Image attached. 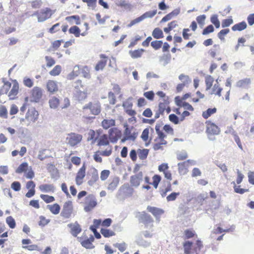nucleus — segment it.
I'll list each match as a JSON object with an SVG mask.
<instances>
[{
  "label": "nucleus",
  "mask_w": 254,
  "mask_h": 254,
  "mask_svg": "<svg viewBox=\"0 0 254 254\" xmlns=\"http://www.w3.org/2000/svg\"><path fill=\"white\" fill-rule=\"evenodd\" d=\"M233 23V20L232 17L224 19L222 21L221 25L223 28L229 27Z\"/></svg>",
  "instance_id": "obj_57"
},
{
  "label": "nucleus",
  "mask_w": 254,
  "mask_h": 254,
  "mask_svg": "<svg viewBox=\"0 0 254 254\" xmlns=\"http://www.w3.org/2000/svg\"><path fill=\"white\" fill-rule=\"evenodd\" d=\"M247 27V23L245 21H243L238 23L234 25L232 27V30L235 31H241L246 29Z\"/></svg>",
  "instance_id": "obj_36"
},
{
  "label": "nucleus",
  "mask_w": 254,
  "mask_h": 254,
  "mask_svg": "<svg viewBox=\"0 0 254 254\" xmlns=\"http://www.w3.org/2000/svg\"><path fill=\"white\" fill-rule=\"evenodd\" d=\"M89 178L88 183L89 185H92L95 183L99 179V175L98 170L95 168H92L90 169L87 174Z\"/></svg>",
  "instance_id": "obj_19"
},
{
  "label": "nucleus",
  "mask_w": 254,
  "mask_h": 254,
  "mask_svg": "<svg viewBox=\"0 0 254 254\" xmlns=\"http://www.w3.org/2000/svg\"><path fill=\"white\" fill-rule=\"evenodd\" d=\"M35 183L33 181H29L26 183V188L28 190V191L25 194L27 197L30 198L35 195Z\"/></svg>",
  "instance_id": "obj_26"
},
{
  "label": "nucleus",
  "mask_w": 254,
  "mask_h": 254,
  "mask_svg": "<svg viewBox=\"0 0 254 254\" xmlns=\"http://www.w3.org/2000/svg\"><path fill=\"white\" fill-rule=\"evenodd\" d=\"M147 210L157 220H159L161 216L164 213V210L163 209L154 206H148Z\"/></svg>",
  "instance_id": "obj_21"
},
{
  "label": "nucleus",
  "mask_w": 254,
  "mask_h": 254,
  "mask_svg": "<svg viewBox=\"0 0 254 254\" xmlns=\"http://www.w3.org/2000/svg\"><path fill=\"white\" fill-rule=\"evenodd\" d=\"M125 129L124 131V137L122 139V142L126 140L134 141L138 135V132L133 127H128L127 125L125 126Z\"/></svg>",
  "instance_id": "obj_9"
},
{
  "label": "nucleus",
  "mask_w": 254,
  "mask_h": 254,
  "mask_svg": "<svg viewBox=\"0 0 254 254\" xmlns=\"http://www.w3.org/2000/svg\"><path fill=\"white\" fill-rule=\"evenodd\" d=\"M203 247L202 242L200 240H197L194 244L190 241H185L183 244L185 254H198Z\"/></svg>",
  "instance_id": "obj_2"
},
{
  "label": "nucleus",
  "mask_w": 254,
  "mask_h": 254,
  "mask_svg": "<svg viewBox=\"0 0 254 254\" xmlns=\"http://www.w3.org/2000/svg\"><path fill=\"white\" fill-rule=\"evenodd\" d=\"M86 166L84 163L82 167L78 170L75 177V182L77 185L80 186L83 182V179L85 177Z\"/></svg>",
  "instance_id": "obj_17"
},
{
  "label": "nucleus",
  "mask_w": 254,
  "mask_h": 254,
  "mask_svg": "<svg viewBox=\"0 0 254 254\" xmlns=\"http://www.w3.org/2000/svg\"><path fill=\"white\" fill-rule=\"evenodd\" d=\"M210 21L213 23L216 28H219L220 26V23L218 19V16L216 14H214L211 16Z\"/></svg>",
  "instance_id": "obj_61"
},
{
  "label": "nucleus",
  "mask_w": 254,
  "mask_h": 254,
  "mask_svg": "<svg viewBox=\"0 0 254 254\" xmlns=\"http://www.w3.org/2000/svg\"><path fill=\"white\" fill-rule=\"evenodd\" d=\"M223 88L221 87L219 84H215L212 89L211 94H214L218 97H221V92Z\"/></svg>",
  "instance_id": "obj_45"
},
{
  "label": "nucleus",
  "mask_w": 254,
  "mask_h": 254,
  "mask_svg": "<svg viewBox=\"0 0 254 254\" xmlns=\"http://www.w3.org/2000/svg\"><path fill=\"white\" fill-rule=\"evenodd\" d=\"M176 105L179 107H183L185 109L190 111H193L194 109L193 107L189 103L182 101V100H177Z\"/></svg>",
  "instance_id": "obj_35"
},
{
  "label": "nucleus",
  "mask_w": 254,
  "mask_h": 254,
  "mask_svg": "<svg viewBox=\"0 0 254 254\" xmlns=\"http://www.w3.org/2000/svg\"><path fill=\"white\" fill-rule=\"evenodd\" d=\"M120 182V179L118 177L111 178L109 181L107 189L111 191L114 190L118 187Z\"/></svg>",
  "instance_id": "obj_29"
},
{
  "label": "nucleus",
  "mask_w": 254,
  "mask_h": 254,
  "mask_svg": "<svg viewBox=\"0 0 254 254\" xmlns=\"http://www.w3.org/2000/svg\"><path fill=\"white\" fill-rule=\"evenodd\" d=\"M28 168V164L27 162L21 163L16 169L15 172L17 174L25 173Z\"/></svg>",
  "instance_id": "obj_46"
},
{
  "label": "nucleus",
  "mask_w": 254,
  "mask_h": 254,
  "mask_svg": "<svg viewBox=\"0 0 254 254\" xmlns=\"http://www.w3.org/2000/svg\"><path fill=\"white\" fill-rule=\"evenodd\" d=\"M160 125L157 124L155 127L157 136L154 139L152 145V148L155 151L163 150L168 143L167 141L165 140L166 135L160 129Z\"/></svg>",
  "instance_id": "obj_1"
},
{
  "label": "nucleus",
  "mask_w": 254,
  "mask_h": 254,
  "mask_svg": "<svg viewBox=\"0 0 254 254\" xmlns=\"http://www.w3.org/2000/svg\"><path fill=\"white\" fill-rule=\"evenodd\" d=\"M19 91V84L16 81L14 80L12 83V87L8 94V96L10 100H14L16 99Z\"/></svg>",
  "instance_id": "obj_24"
},
{
  "label": "nucleus",
  "mask_w": 254,
  "mask_h": 254,
  "mask_svg": "<svg viewBox=\"0 0 254 254\" xmlns=\"http://www.w3.org/2000/svg\"><path fill=\"white\" fill-rule=\"evenodd\" d=\"M42 89L39 87H34L31 91V97L33 101L35 102H38L42 96Z\"/></svg>",
  "instance_id": "obj_22"
},
{
  "label": "nucleus",
  "mask_w": 254,
  "mask_h": 254,
  "mask_svg": "<svg viewBox=\"0 0 254 254\" xmlns=\"http://www.w3.org/2000/svg\"><path fill=\"white\" fill-rule=\"evenodd\" d=\"M6 223L11 229H14L16 226L15 221L11 216H8L6 218Z\"/></svg>",
  "instance_id": "obj_54"
},
{
  "label": "nucleus",
  "mask_w": 254,
  "mask_h": 254,
  "mask_svg": "<svg viewBox=\"0 0 254 254\" xmlns=\"http://www.w3.org/2000/svg\"><path fill=\"white\" fill-rule=\"evenodd\" d=\"M152 35L155 39H160L164 37L163 33L159 28H155L152 32Z\"/></svg>",
  "instance_id": "obj_47"
},
{
  "label": "nucleus",
  "mask_w": 254,
  "mask_h": 254,
  "mask_svg": "<svg viewBox=\"0 0 254 254\" xmlns=\"http://www.w3.org/2000/svg\"><path fill=\"white\" fill-rule=\"evenodd\" d=\"M206 126V131L208 134L212 135L218 134L220 131L219 127L210 121H207L205 122Z\"/></svg>",
  "instance_id": "obj_15"
},
{
  "label": "nucleus",
  "mask_w": 254,
  "mask_h": 254,
  "mask_svg": "<svg viewBox=\"0 0 254 254\" xmlns=\"http://www.w3.org/2000/svg\"><path fill=\"white\" fill-rule=\"evenodd\" d=\"M68 32L69 34H73L76 37H79L80 35L84 36L87 33V32H86L80 33V30L79 28L76 25L71 26L69 29Z\"/></svg>",
  "instance_id": "obj_33"
},
{
  "label": "nucleus",
  "mask_w": 254,
  "mask_h": 254,
  "mask_svg": "<svg viewBox=\"0 0 254 254\" xmlns=\"http://www.w3.org/2000/svg\"><path fill=\"white\" fill-rule=\"evenodd\" d=\"M117 5L119 7H123L124 8L129 9L131 7L130 4L126 0H120L117 3Z\"/></svg>",
  "instance_id": "obj_55"
},
{
  "label": "nucleus",
  "mask_w": 254,
  "mask_h": 254,
  "mask_svg": "<svg viewBox=\"0 0 254 254\" xmlns=\"http://www.w3.org/2000/svg\"><path fill=\"white\" fill-rule=\"evenodd\" d=\"M143 180V173L141 171L138 172L130 178V185L132 187H138Z\"/></svg>",
  "instance_id": "obj_16"
},
{
  "label": "nucleus",
  "mask_w": 254,
  "mask_h": 254,
  "mask_svg": "<svg viewBox=\"0 0 254 254\" xmlns=\"http://www.w3.org/2000/svg\"><path fill=\"white\" fill-rule=\"evenodd\" d=\"M40 197L46 203H50L55 200V198L53 196L49 195L47 194H41L40 195Z\"/></svg>",
  "instance_id": "obj_52"
},
{
  "label": "nucleus",
  "mask_w": 254,
  "mask_h": 254,
  "mask_svg": "<svg viewBox=\"0 0 254 254\" xmlns=\"http://www.w3.org/2000/svg\"><path fill=\"white\" fill-rule=\"evenodd\" d=\"M195 162L192 160H188L178 164V171L180 174L185 175L188 172L190 166L194 165Z\"/></svg>",
  "instance_id": "obj_13"
},
{
  "label": "nucleus",
  "mask_w": 254,
  "mask_h": 254,
  "mask_svg": "<svg viewBox=\"0 0 254 254\" xmlns=\"http://www.w3.org/2000/svg\"><path fill=\"white\" fill-rule=\"evenodd\" d=\"M139 220L140 223H143L146 227H147L149 224H152L153 222L152 217L145 211H143L140 214Z\"/></svg>",
  "instance_id": "obj_20"
},
{
  "label": "nucleus",
  "mask_w": 254,
  "mask_h": 254,
  "mask_svg": "<svg viewBox=\"0 0 254 254\" xmlns=\"http://www.w3.org/2000/svg\"><path fill=\"white\" fill-rule=\"evenodd\" d=\"M115 124V120L112 119H105L101 122V126L105 129H107L111 127H114Z\"/></svg>",
  "instance_id": "obj_31"
},
{
  "label": "nucleus",
  "mask_w": 254,
  "mask_h": 254,
  "mask_svg": "<svg viewBox=\"0 0 254 254\" xmlns=\"http://www.w3.org/2000/svg\"><path fill=\"white\" fill-rule=\"evenodd\" d=\"M219 50V45L215 44L213 45V48L209 51L208 53L211 57L214 58L216 56V54L218 53Z\"/></svg>",
  "instance_id": "obj_49"
},
{
  "label": "nucleus",
  "mask_w": 254,
  "mask_h": 254,
  "mask_svg": "<svg viewBox=\"0 0 254 254\" xmlns=\"http://www.w3.org/2000/svg\"><path fill=\"white\" fill-rule=\"evenodd\" d=\"M81 73V68L79 65H76L74 66L73 69L71 72H70L67 75V79L68 80H73L77 77Z\"/></svg>",
  "instance_id": "obj_30"
},
{
  "label": "nucleus",
  "mask_w": 254,
  "mask_h": 254,
  "mask_svg": "<svg viewBox=\"0 0 254 254\" xmlns=\"http://www.w3.org/2000/svg\"><path fill=\"white\" fill-rule=\"evenodd\" d=\"M251 83V80L250 78H246L239 80L237 82V86L240 88H248Z\"/></svg>",
  "instance_id": "obj_34"
},
{
  "label": "nucleus",
  "mask_w": 254,
  "mask_h": 254,
  "mask_svg": "<svg viewBox=\"0 0 254 254\" xmlns=\"http://www.w3.org/2000/svg\"><path fill=\"white\" fill-rule=\"evenodd\" d=\"M154 132V129L150 127L145 128L142 131L140 136L142 140L145 142V146H147L150 144L152 138L149 137V133Z\"/></svg>",
  "instance_id": "obj_18"
},
{
  "label": "nucleus",
  "mask_w": 254,
  "mask_h": 254,
  "mask_svg": "<svg viewBox=\"0 0 254 254\" xmlns=\"http://www.w3.org/2000/svg\"><path fill=\"white\" fill-rule=\"evenodd\" d=\"M61 215L64 219H69L74 216V208L71 201L68 200L64 203Z\"/></svg>",
  "instance_id": "obj_7"
},
{
  "label": "nucleus",
  "mask_w": 254,
  "mask_h": 254,
  "mask_svg": "<svg viewBox=\"0 0 254 254\" xmlns=\"http://www.w3.org/2000/svg\"><path fill=\"white\" fill-rule=\"evenodd\" d=\"M157 13V10H154L152 11H149L145 12L144 14H143L141 16L143 19H144L146 18H152L154 15H155Z\"/></svg>",
  "instance_id": "obj_63"
},
{
  "label": "nucleus",
  "mask_w": 254,
  "mask_h": 254,
  "mask_svg": "<svg viewBox=\"0 0 254 254\" xmlns=\"http://www.w3.org/2000/svg\"><path fill=\"white\" fill-rule=\"evenodd\" d=\"M54 13V10L49 7H46L36 11L34 15L37 16L38 22H41L50 18Z\"/></svg>",
  "instance_id": "obj_5"
},
{
  "label": "nucleus",
  "mask_w": 254,
  "mask_h": 254,
  "mask_svg": "<svg viewBox=\"0 0 254 254\" xmlns=\"http://www.w3.org/2000/svg\"><path fill=\"white\" fill-rule=\"evenodd\" d=\"M89 110L91 114L97 116L101 112V106L99 102H90L84 105L83 108V113H84L87 110Z\"/></svg>",
  "instance_id": "obj_8"
},
{
  "label": "nucleus",
  "mask_w": 254,
  "mask_h": 254,
  "mask_svg": "<svg viewBox=\"0 0 254 254\" xmlns=\"http://www.w3.org/2000/svg\"><path fill=\"white\" fill-rule=\"evenodd\" d=\"M11 85V84L10 82L8 81L5 82L2 88L0 90V94H6L10 88Z\"/></svg>",
  "instance_id": "obj_59"
},
{
  "label": "nucleus",
  "mask_w": 254,
  "mask_h": 254,
  "mask_svg": "<svg viewBox=\"0 0 254 254\" xmlns=\"http://www.w3.org/2000/svg\"><path fill=\"white\" fill-rule=\"evenodd\" d=\"M205 82L206 84V89L207 90H209L212 86L214 82V78L211 75H207L205 77Z\"/></svg>",
  "instance_id": "obj_48"
},
{
  "label": "nucleus",
  "mask_w": 254,
  "mask_h": 254,
  "mask_svg": "<svg viewBox=\"0 0 254 254\" xmlns=\"http://www.w3.org/2000/svg\"><path fill=\"white\" fill-rule=\"evenodd\" d=\"M81 72L82 73L83 76L86 78H90V69L88 66H84L81 68Z\"/></svg>",
  "instance_id": "obj_56"
},
{
  "label": "nucleus",
  "mask_w": 254,
  "mask_h": 254,
  "mask_svg": "<svg viewBox=\"0 0 254 254\" xmlns=\"http://www.w3.org/2000/svg\"><path fill=\"white\" fill-rule=\"evenodd\" d=\"M145 50L143 49H139L129 52V55L132 59H137L141 57Z\"/></svg>",
  "instance_id": "obj_39"
},
{
  "label": "nucleus",
  "mask_w": 254,
  "mask_h": 254,
  "mask_svg": "<svg viewBox=\"0 0 254 254\" xmlns=\"http://www.w3.org/2000/svg\"><path fill=\"white\" fill-rule=\"evenodd\" d=\"M83 204L84 210L86 212L92 211L97 205V201L96 197L93 194H89L85 197Z\"/></svg>",
  "instance_id": "obj_6"
},
{
  "label": "nucleus",
  "mask_w": 254,
  "mask_h": 254,
  "mask_svg": "<svg viewBox=\"0 0 254 254\" xmlns=\"http://www.w3.org/2000/svg\"><path fill=\"white\" fill-rule=\"evenodd\" d=\"M144 180L145 183L147 184H152L155 189H157L161 180V177L159 175H154L152 177L153 182L152 183L150 182L149 177L147 176L144 177Z\"/></svg>",
  "instance_id": "obj_25"
},
{
  "label": "nucleus",
  "mask_w": 254,
  "mask_h": 254,
  "mask_svg": "<svg viewBox=\"0 0 254 254\" xmlns=\"http://www.w3.org/2000/svg\"><path fill=\"white\" fill-rule=\"evenodd\" d=\"M100 232L105 238H109L116 235V233L109 229L102 228L100 230Z\"/></svg>",
  "instance_id": "obj_43"
},
{
  "label": "nucleus",
  "mask_w": 254,
  "mask_h": 254,
  "mask_svg": "<svg viewBox=\"0 0 254 254\" xmlns=\"http://www.w3.org/2000/svg\"><path fill=\"white\" fill-rule=\"evenodd\" d=\"M65 20L69 23L72 22V20H74L75 23L76 25H79L80 24V18L79 15H72L67 16L65 18Z\"/></svg>",
  "instance_id": "obj_50"
},
{
  "label": "nucleus",
  "mask_w": 254,
  "mask_h": 254,
  "mask_svg": "<svg viewBox=\"0 0 254 254\" xmlns=\"http://www.w3.org/2000/svg\"><path fill=\"white\" fill-rule=\"evenodd\" d=\"M149 149H139L137 150L138 157L141 160H145L147 158L149 154Z\"/></svg>",
  "instance_id": "obj_44"
},
{
  "label": "nucleus",
  "mask_w": 254,
  "mask_h": 254,
  "mask_svg": "<svg viewBox=\"0 0 254 254\" xmlns=\"http://www.w3.org/2000/svg\"><path fill=\"white\" fill-rule=\"evenodd\" d=\"M78 240L81 246L86 249H91L94 248L92 244L94 241V238L92 235L88 237L85 235L83 234L81 237L78 238Z\"/></svg>",
  "instance_id": "obj_11"
},
{
  "label": "nucleus",
  "mask_w": 254,
  "mask_h": 254,
  "mask_svg": "<svg viewBox=\"0 0 254 254\" xmlns=\"http://www.w3.org/2000/svg\"><path fill=\"white\" fill-rule=\"evenodd\" d=\"M99 57L101 60L98 62L95 66L96 71L103 70L105 67L107 62L108 57L107 56L104 54H101Z\"/></svg>",
  "instance_id": "obj_23"
},
{
  "label": "nucleus",
  "mask_w": 254,
  "mask_h": 254,
  "mask_svg": "<svg viewBox=\"0 0 254 254\" xmlns=\"http://www.w3.org/2000/svg\"><path fill=\"white\" fill-rule=\"evenodd\" d=\"M47 207L53 214L57 215L60 212L61 207L58 203L49 204L47 206Z\"/></svg>",
  "instance_id": "obj_38"
},
{
  "label": "nucleus",
  "mask_w": 254,
  "mask_h": 254,
  "mask_svg": "<svg viewBox=\"0 0 254 254\" xmlns=\"http://www.w3.org/2000/svg\"><path fill=\"white\" fill-rule=\"evenodd\" d=\"M68 227L70 229V233L74 237H76L82 230L80 225L77 222L69 224Z\"/></svg>",
  "instance_id": "obj_27"
},
{
  "label": "nucleus",
  "mask_w": 254,
  "mask_h": 254,
  "mask_svg": "<svg viewBox=\"0 0 254 254\" xmlns=\"http://www.w3.org/2000/svg\"><path fill=\"white\" fill-rule=\"evenodd\" d=\"M197 236L195 232L192 229H186L184 231V239H189L194 237H197Z\"/></svg>",
  "instance_id": "obj_37"
},
{
  "label": "nucleus",
  "mask_w": 254,
  "mask_h": 254,
  "mask_svg": "<svg viewBox=\"0 0 254 254\" xmlns=\"http://www.w3.org/2000/svg\"><path fill=\"white\" fill-rule=\"evenodd\" d=\"M22 248L24 249L27 250L29 251H40L41 249L39 248V247L37 245H27V246H23Z\"/></svg>",
  "instance_id": "obj_62"
},
{
  "label": "nucleus",
  "mask_w": 254,
  "mask_h": 254,
  "mask_svg": "<svg viewBox=\"0 0 254 254\" xmlns=\"http://www.w3.org/2000/svg\"><path fill=\"white\" fill-rule=\"evenodd\" d=\"M61 71L62 66L60 65H57L50 71L49 73L52 76H56L59 75Z\"/></svg>",
  "instance_id": "obj_51"
},
{
  "label": "nucleus",
  "mask_w": 254,
  "mask_h": 254,
  "mask_svg": "<svg viewBox=\"0 0 254 254\" xmlns=\"http://www.w3.org/2000/svg\"><path fill=\"white\" fill-rule=\"evenodd\" d=\"M39 116L38 112L34 107L29 108L25 115V119L29 123L35 122Z\"/></svg>",
  "instance_id": "obj_14"
},
{
  "label": "nucleus",
  "mask_w": 254,
  "mask_h": 254,
  "mask_svg": "<svg viewBox=\"0 0 254 254\" xmlns=\"http://www.w3.org/2000/svg\"><path fill=\"white\" fill-rule=\"evenodd\" d=\"M232 184H234V192L236 193L239 194H243L246 192L249 191V189L241 188L240 186H237L234 182H233Z\"/></svg>",
  "instance_id": "obj_53"
},
{
  "label": "nucleus",
  "mask_w": 254,
  "mask_h": 254,
  "mask_svg": "<svg viewBox=\"0 0 254 254\" xmlns=\"http://www.w3.org/2000/svg\"><path fill=\"white\" fill-rule=\"evenodd\" d=\"M97 145L99 146H107L106 149L102 151L100 154L103 156H109L112 153V146L110 145V140L106 134H103L97 139Z\"/></svg>",
  "instance_id": "obj_3"
},
{
  "label": "nucleus",
  "mask_w": 254,
  "mask_h": 254,
  "mask_svg": "<svg viewBox=\"0 0 254 254\" xmlns=\"http://www.w3.org/2000/svg\"><path fill=\"white\" fill-rule=\"evenodd\" d=\"M82 139V135L74 132L67 134L66 137L67 143L70 146H75L79 144Z\"/></svg>",
  "instance_id": "obj_10"
},
{
  "label": "nucleus",
  "mask_w": 254,
  "mask_h": 254,
  "mask_svg": "<svg viewBox=\"0 0 254 254\" xmlns=\"http://www.w3.org/2000/svg\"><path fill=\"white\" fill-rule=\"evenodd\" d=\"M217 111L216 108L214 107L213 108H208L206 110L202 112V117L204 119H207L208 118L211 117L212 115L215 114Z\"/></svg>",
  "instance_id": "obj_42"
},
{
  "label": "nucleus",
  "mask_w": 254,
  "mask_h": 254,
  "mask_svg": "<svg viewBox=\"0 0 254 254\" xmlns=\"http://www.w3.org/2000/svg\"><path fill=\"white\" fill-rule=\"evenodd\" d=\"M163 45L162 41L155 40L151 42V46L155 50L159 49Z\"/></svg>",
  "instance_id": "obj_64"
},
{
  "label": "nucleus",
  "mask_w": 254,
  "mask_h": 254,
  "mask_svg": "<svg viewBox=\"0 0 254 254\" xmlns=\"http://www.w3.org/2000/svg\"><path fill=\"white\" fill-rule=\"evenodd\" d=\"M50 222V219H46L45 216L41 215L39 216V221L38 222V225L41 227H44L47 225Z\"/></svg>",
  "instance_id": "obj_60"
},
{
  "label": "nucleus",
  "mask_w": 254,
  "mask_h": 254,
  "mask_svg": "<svg viewBox=\"0 0 254 254\" xmlns=\"http://www.w3.org/2000/svg\"><path fill=\"white\" fill-rule=\"evenodd\" d=\"M170 101L169 98L163 99L162 102H160L158 104V108L155 111V118L158 119L160 116H163L165 112L169 114L171 112V108L169 106Z\"/></svg>",
  "instance_id": "obj_4"
},
{
  "label": "nucleus",
  "mask_w": 254,
  "mask_h": 254,
  "mask_svg": "<svg viewBox=\"0 0 254 254\" xmlns=\"http://www.w3.org/2000/svg\"><path fill=\"white\" fill-rule=\"evenodd\" d=\"M60 101L58 98L53 96L49 100V106L52 109H57L60 105Z\"/></svg>",
  "instance_id": "obj_41"
},
{
  "label": "nucleus",
  "mask_w": 254,
  "mask_h": 254,
  "mask_svg": "<svg viewBox=\"0 0 254 254\" xmlns=\"http://www.w3.org/2000/svg\"><path fill=\"white\" fill-rule=\"evenodd\" d=\"M87 90L84 89L83 91L80 90H75V96L79 101L85 100L87 97Z\"/></svg>",
  "instance_id": "obj_40"
},
{
  "label": "nucleus",
  "mask_w": 254,
  "mask_h": 254,
  "mask_svg": "<svg viewBox=\"0 0 254 254\" xmlns=\"http://www.w3.org/2000/svg\"><path fill=\"white\" fill-rule=\"evenodd\" d=\"M39 190L44 192H54L55 187L53 184H42L39 186Z\"/></svg>",
  "instance_id": "obj_32"
},
{
  "label": "nucleus",
  "mask_w": 254,
  "mask_h": 254,
  "mask_svg": "<svg viewBox=\"0 0 254 254\" xmlns=\"http://www.w3.org/2000/svg\"><path fill=\"white\" fill-rule=\"evenodd\" d=\"M0 118L7 119L8 118V112L5 106H0Z\"/></svg>",
  "instance_id": "obj_58"
},
{
  "label": "nucleus",
  "mask_w": 254,
  "mask_h": 254,
  "mask_svg": "<svg viewBox=\"0 0 254 254\" xmlns=\"http://www.w3.org/2000/svg\"><path fill=\"white\" fill-rule=\"evenodd\" d=\"M122 135V133L121 130L118 127H112L108 131V136L112 143H116L121 137Z\"/></svg>",
  "instance_id": "obj_12"
},
{
  "label": "nucleus",
  "mask_w": 254,
  "mask_h": 254,
  "mask_svg": "<svg viewBox=\"0 0 254 254\" xmlns=\"http://www.w3.org/2000/svg\"><path fill=\"white\" fill-rule=\"evenodd\" d=\"M47 90L51 93H55L59 90L58 83L56 81L49 80L46 84Z\"/></svg>",
  "instance_id": "obj_28"
}]
</instances>
